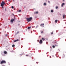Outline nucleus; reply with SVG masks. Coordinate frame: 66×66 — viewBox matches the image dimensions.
<instances>
[{
	"label": "nucleus",
	"mask_w": 66,
	"mask_h": 66,
	"mask_svg": "<svg viewBox=\"0 0 66 66\" xmlns=\"http://www.w3.org/2000/svg\"><path fill=\"white\" fill-rule=\"evenodd\" d=\"M4 54H7V53L6 51H4Z\"/></svg>",
	"instance_id": "6e6552de"
},
{
	"label": "nucleus",
	"mask_w": 66,
	"mask_h": 66,
	"mask_svg": "<svg viewBox=\"0 0 66 66\" xmlns=\"http://www.w3.org/2000/svg\"><path fill=\"white\" fill-rule=\"evenodd\" d=\"M58 8V7H57V6H56V9H57Z\"/></svg>",
	"instance_id": "412c9836"
},
{
	"label": "nucleus",
	"mask_w": 66,
	"mask_h": 66,
	"mask_svg": "<svg viewBox=\"0 0 66 66\" xmlns=\"http://www.w3.org/2000/svg\"><path fill=\"white\" fill-rule=\"evenodd\" d=\"M26 56H29V55H26Z\"/></svg>",
	"instance_id": "a878e982"
},
{
	"label": "nucleus",
	"mask_w": 66,
	"mask_h": 66,
	"mask_svg": "<svg viewBox=\"0 0 66 66\" xmlns=\"http://www.w3.org/2000/svg\"><path fill=\"white\" fill-rule=\"evenodd\" d=\"M51 34H53V32H51Z\"/></svg>",
	"instance_id": "5701e85b"
},
{
	"label": "nucleus",
	"mask_w": 66,
	"mask_h": 66,
	"mask_svg": "<svg viewBox=\"0 0 66 66\" xmlns=\"http://www.w3.org/2000/svg\"><path fill=\"white\" fill-rule=\"evenodd\" d=\"M12 47H15V45H12Z\"/></svg>",
	"instance_id": "2eb2a0df"
},
{
	"label": "nucleus",
	"mask_w": 66,
	"mask_h": 66,
	"mask_svg": "<svg viewBox=\"0 0 66 66\" xmlns=\"http://www.w3.org/2000/svg\"><path fill=\"white\" fill-rule=\"evenodd\" d=\"M38 13V11H37L36 12H34V14H37Z\"/></svg>",
	"instance_id": "9d476101"
},
{
	"label": "nucleus",
	"mask_w": 66,
	"mask_h": 66,
	"mask_svg": "<svg viewBox=\"0 0 66 66\" xmlns=\"http://www.w3.org/2000/svg\"><path fill=\"white\" fill-rule=\"evenodd\" d=\"M2 66H5V65H2Z\"/></svg>",
	"instance_id": "72a5a7b5"
},
{
	"label": "nucleus",
	"mask_w": 66,
	"mask_h": 66,
	"mask_svg": "<svg viewBox=\"0 0 66 66\" xmlns=\"http://www.w3.org/2000/svg\"><path fill=\"white\" fill-rule=\"evenodd\" d=\"M19 33V31H18L17 33V34H18Z\"/></svg>",
	"instance_id": "393cba45"
},
{
	"label": "nucleus",
	"mask_w": 66,
	"mask_h": 66,
	"mask_svg": "<svg viewBox=\"0 0 66 66\" xmlns=\"http://www.w3.org/2000/svg\"><path fill=\"white\" fill-rule=\"evenodd\" d=\"M42 39L43 40H45V39L44 38H42Z\"/></svg>",
	"instance_id": "aec40b11"
},
{
	"label": "nucleus",
	"mask_w": 66,
	"mask_h": 66,
	"mask_svg": "<svg viewBox=\"0 0 66 66\" xmlns=\"http://www.w3.org/2000/svg\"><path fill=\"white\" fill-rule=\"evenodd\" d=\"M21 10H19V12H21Z\"/></svg>",
	"instance_id": "b1692460"
},
{
	"label": "nucleus",
	"mask_w": 66,
	"mask_h": 66,
	"mask_svg": "<svg viewBox=\"0 0 66 66\" xmlns=\"http://www.w3.org/2000/svg\"><path fill=\"white\" fill-rule=\"evenodd\" d=\"M51 12H52V13H53V10H51Z\"/></svg>",
	"instance_id": "dca6fc26"
},
{
	"label": "nucleus",
	"mask_w": 66,
	"mask_h": 66,
	"mask_svg": "<svg viewBox=\"0 0 66 66\" xmlns=\"http://www.w3.org/2000/svg\"><path fill=\"white\" fill-rule=\"evenodd\" d=\"M40 44H42L43 43V40H40L39 41Z\"/></svg>",
	"instance_id": "20e7f679"
},
{
	"label": "nucleus",
	"mask_w": 66,
	"mask_h": 66,
	"mask_svg": "<svg viewBox=\"0 0 66 66\" xmlns=\"http://www.w3.org/2000/svg\"><path fill=\"white\" fill-rule=\"evenodd\" d=\"M53 48H55V46H54V45H53Z\"/></svg>",
	"instance_id": "6ab92c4d"
},
{
	"label": "nucleus",
	"mask_w": 66,
	"mask_h": 66,
	"mask_svg": "<svg viewBox=\"0 0 66 66\" xmlns=\"http://www.w3.org/2000/svg\"><path fill=\"white\" fill-rule=\"evenodd\" d=\"M32 19L33 18H32V17L27 18H26L28 22L31 21L32 20Z\"/></svg>",
	"instance_id": "f257e3e1"
},
{
	"label": "nucleus",
	"mask_w": 66,
	"mask_h": 66,
	"mask_svg": "<svg viewBox=\"0 0 66 66\" xmlns=\"http://www.w3.org/2000/svg\"><path fill=\"white\" fill-rule=\"evenodd\" d=\"M42 26H44L43 27H44V24L43 23L42 25V24H40V26H41L42 27Z\"/></svg>",
	"instance_id": "9b49d317"
},
{
	"label": "nucleus",
	"mask_w": 66,
	"mask_h": 66,
	"mask_svg": "<svg viewBox=\"0 0 66 66\" xmlns=\"http://www.w3.org/2000/svg\"><path fill=\"white\" fill-rule=\"evenodd\" d=\"M65 57V55L64 54V55H63V56H62V57H63V58H64V57Z\"/></svg>",
	"instance_id": "ddd939ff"
},
{
	"label": "nucleus",
	"mask_w": 66,
	"mask_h": 66,
	"mask_svg": "<svg viewBox=\"0 0 66 66\" xmlns=\"http://www.w3.org/2000/svg\"><path fill=\"white\" fill-rule=\"evenodd\" d=\"M26 31H27V29H26Z\"/></svg>",
	"instance_id": "c9c22d12"
},
{
	"label": "nucleus",
	"mask_w": 66,
	"mask_h": 66,
	"mask_svg": "<svg viewBox=\"0 0 66 66\" xmlns=\"http://www.w3.org/2000/svg\"><path fill=\"white\" fill-rule=\"evenodd\" d=\"M5 11H6V9L5 8Z\"/></svg>",
	"instance_id": "c756f323"
},
{
	"label": "nucleus",
	"mask_w": 66,
	"mask_h": 66,
	"mask_svg": "<svg viewBox=\"0 0 66 66\" xmlns=\"http://www.w3.org/2000/svg\"><path fill=\"white\" fill-rule=\"evenodd\" d=\"M14 21V19H12L11 20V22H13V21Z\"/></svg>",
	"instance_id": "0eeeda50"
},
{
	"label": "nucleus",
	"mask_w": 66,
	"mask_h": 66,
	"mask_svg": "<svg viewBox=\"0 0 66 66\" xmlns=\"http://www.w3.org/2000/svg\"><path fill=\"white\" fill-rule=\"evenodd\" d=\"M50 58H51V57L50 56Z\"/></svg>",
	"instance_id": "2f4dec72"
},
{
	"label": "nucleus",
	"mask_w": 66,
	"mask_h": 66,
	"mask_svg": "<svg viewBox=\"0 0 66 66\" xmlns=\"http://www.w3.org/2000/svg\"><path fill=\"white\" fill-rule=\"evenodd\" d=\"M19 40V39H17V40H15L14 41V42H18Z\"/></svg>",
	"instance_id": "423d86ee"
},
{
	"label": "nucleus",
	"mask_w": 66,
	"mask_h": 66,
	"mask_svg": "<svg viewBox=\"0 0 66 66\" xmlns=\"http://www.w3.org/2000/svg\"><path fill=\"white\" fill-rule=\"evenodd\" d=\"M5 63H6V61L5 60H3L1 62L0 64H5Z\"/></svg>",
	"instance_id": "7ed1b4c3"
},
{
	"label": "nucleus",
	"mask_w": 66,
	"mask_h": 66,
	"mask_svg": "<svg viewBox=\"0 0 66 66\" xmlns=\"http://www.w3.org/2000/svg\"><path fill=\"white\" fill-rule=\"evenodd\" d=\"M44 5H46V3H44Z\"/></svg>",
	"instance_id": "a211bd4d"
},
{
	"label": "nucleus",
	"mask_w": 66,
	"mask_h": 66,
	"mask_svg": "<svg viewBox=\"0 0 66 66\" xmlns=\"http://www.w3.org/2000/svg\"><path fill=\"white\" fill-rule=\"evenodd\" d=\"M39 37H40V36Z\"/></svg>",
	"instance_id": "e433bc0d"
},
{
	"label": "nucleus",
	"mask_w": 66,
	"mask_h": 66,
	"mask_svg": "<svg viewBox=\"0 0 66 66\" xmlns=\"http://www.w3.org/2000/svg\"><path fill=\"white\" fill-rule=\"evenodd\" d=\"M57 20H55V22H56V23H57Z\"/></svg>",
	"instance_id": "4468645a"
},
{
	"label": "nucleus",
	"mask_w": 66,
	"mask_h": 66,
	"mask_svg": "<svg viewBox=\"0 0 66 66\" xmlns=\"http://www.w3.org/2000/svg\"><path fill=\"white\" fill-rule=\"evenodd\" d=\"M55 46H56V47H57V46H58V45H55Z\"/></svg>",
	"instance_id": "f3484780"
},
{
	"label": "nucleus",
	"mask_w": 66,
	"mask_h": 66,
	"mask_svg": "<svg viewBox=\"0 0 66 66\" xmlns=\"http://www.w3.org/2000/svg\"><path fill=\"white\" fill-rule=\"evenodd\" d=\"M48 3H50V1H48Z\"/></svg>",
	"instance_id": "bb28decb"
},
{
	"label": "nucleus",
	"mask_w": 66,
	"mask_h": 66,
	"mask_svg": "<svg viewBox=\"0 0 66 66\" xmlns=\"http://www.w3.org/2000/svg\"><path fill=\"white\" fill-rule=\"evenodd\" d=\"M43 33V31H42L41 32V33Z\"/></svg>",
	"instance_id": "c85d7f7f"
},
{
	"label": "nucleus",
	"mask_w": 66,
	"mask_h": 66,
	"mask_svg": "<svg viewBox=\"0 0 66 66\" xmlns=\"http://www.w3.org/2000/svg\"><path fill=\"white\" fill-rule=\"evenodd\" d=\"M11 8L12 9H14V7H13V6H12L11 7Z\"/></svg>",
	"instance_id": "4be33fe9"
},
{
	"label": "nucleus",
	"mask_w": 66,
	"mask_h": 66,
	"mask_svg": "<svg viewBox=\"0 0 66 66\" xmlns=\"http://www.w3.org/2000/svg\"><path fill=\"white\" fill-rule=\"evenodd\" d=\"M65 0H63V1H64Z\"/></svg>",
	"instance_id": "f704fd0d"
},
{
	"label": "nucleus",
	"mask_w": 66,
	"mask_h": 66,
	"mask_svg": "<svg viewBox=\"0 0 66 66\" xmlns=\"http://www.w3.org/2000/svg\"><path fill=\"white\" fill-rule=\"evenodd\" d=\"M8 1H10V0H8Z\"/></svg>",
	"instance_id": "473e14b6"
},
{
	"label": "nucleus",
	"mask_w": 66,
	"mask_h": 66,
	"mask_svg": "<svg viewBox=\"0 0 66 66\" xmlns=\"http://www.w3.org/2000/svg\"><path fill=\"white\" fill-rule=\"evenodd\" d=\"M65 5V3H63L61 5V6L62 7H63V5Z\"/></svg>",
	"instance_id": "1a4fd4ad"
},
{
	"label": "nucleus",
	"mask_w": 66,
	"mask_h": 66,
	"mask_svg": "<svg viewBox=\"0 0 66 66\" xmlns=\"http://www.w3.org/2000/svg\"><path fill=\"white\" fill-rule=\"evenodd\" d=\"M12 15H13V16L14 15V14H12Z\"/></svg>",
	"instance_id": "7c9ffc66"
},
{
	"label": "nucleus",
	"mask_w": 66,
	"mask_h": 66,
	"mask_svg": "<svg viewBox=\"0 0 66 66\" xmlns=\"http://www.w3.org/2000/svg\"><path fill=\"white\" fill-rule=\"evenodd\" d=\"M31 27H29L27 28V29H31Z\"/></svg>",
	"instance_id": "f8f14e48"
},
{
	"label": "nucleus",
	"mask_w": 66,
	"mask_h": 66,
	"mask_svg": "<svg viewBox=\"0 0 66 66\" xmlns=\"http://www.w3.org/2000/svg\"><path fill=\"white\" fill-rule=\"evenodd\" d=\"M66 16V15L64 14L63 15V19H64L65 18Z\"/></svg>",
	"instance_id": "39448f33"
},
{
	"label": "nucleus",
	"mask_w": 66,
	"mask_h": 66,
	"mask_svg": "<svg viewBox=\"0 0 66 66\" xmlns=\"http://www.w3.org/2000/svg\"><path fill=\"white\" fill-rule=\"evenodd\" d=\"M2 9H3V6H2Z\"/></svg>",
	"instance_id": "cd10ccee"
},
{
	"label": "nucleus",
	"mask_w": 66,
	"mask_h": 66,
	"mask_svg": "<svg viewBox=\"0 0 66 66\" xmlns=\"http://www.w3.org/2000/svg\"><path fill=\"white\" fill-rule=\"evenodd\" d=\"M4 4H5V3H4L3 1H2V2L1 3V6H3L4 5Z\"/></svg>",
	"instance_id": "f03ea898"
}]
</instances>
